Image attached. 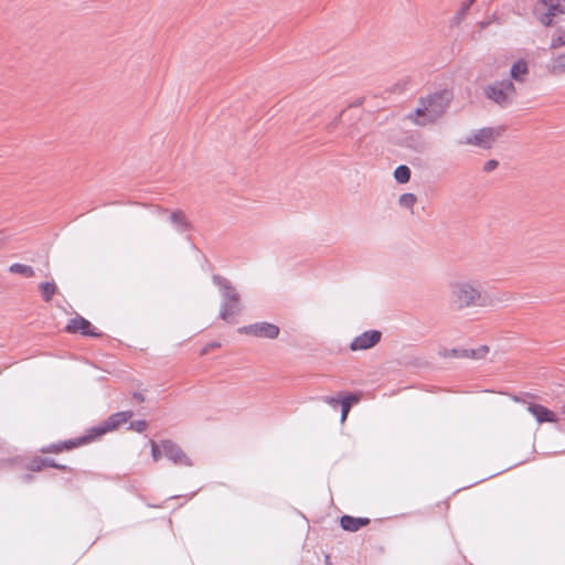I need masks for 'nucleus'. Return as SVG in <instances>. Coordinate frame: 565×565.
Wrapping results in <instances>:
<instances>
[{"mask_svg": "<svg viewBox=\"0 0 565 565\" xmlns=\"http://www.w3.org/2000/svg\"><path fill=\"white\" fill-rule=\"evenodd\" d=\"M132 415L134 414L131 411L114 413L99 425H96L87 429L85 435L42 446L39 449V451L41 454H61L85 446L87 444L95 441L105 434L117 429L120 425L127 423L132 417Z\"/></svg>", "mask_w": 565, "mask_h": 565, "instance_id": "f257e3e1", "label": "nucleus"}, {"mask_svg": "<svg viewBox=\"0 0 565 565\" xmlns=\"http://www.w3.org/2000/svg\"><path fill=\"white\" fill-rule=\"evenodd\" d=\"M212 281L218 288L222 298L220 318L228 323H233V318L243 310L241 296L227 278L214 274Z\"/></svg>", "mask_w": 565, "mask_h": 565, "instance_id": "f03ea898", "label": "nucleus"}, {"mask_svg": "<svg viewBox=\"0 0 565 565\" xmlns=\"http://www.w3.org/2000/svg\"><path fill=\"white\" fill-rule=\"evenodd\" d=\"M452 98L451 92L444 89L429 95L426 98H420L422 107L416 109L418 117H423L422 124L434 122L441 117L449 107Z\"/></svg>", "mask_w": 565, "mask_h": 565, "instance_id": "7ed1b4c3", "label": "nucleus"}, {"mask_svg": "<svg viewBox=\"0 0 565 565\" xmlns=\"http://www.w3.org/2000/svg\"><path fill=\"white\" fill-rule=\"evenodd\" d=\"M452 302L458 309L470 306H487L488 296L483 295L477 287L470 282H456L451 287Z\"/></svg>", "mask_w": 565, "mask_h": 565, "instance_id": "20e7f679", "label": "nucleus"}, {"mask_svg": "<svg viewBox=\"0 0 565 565\" xmlns=\"http://www.w3.org/2000/svg\"><path fill=\"white\" fill-rule=\"evenodd\" d=\"M484 95L488 99L501 107L511 105L515 95V86L511 79L495 81L484 87Z\"/></svg>", "mask_w": 565, "mask_h": 565, "instance_id": "39448f33", "label": "nucleus"}, {"mask_svg": "<svg viewBox=\"0 0 565 565\" xmlns=\"http://www.w3.org/2000/svg\"><path fill=\"white\" fill-rule=\"evenodd\" d=\"M533 13L544 26H551L555 17L565 13V0H539Z\"/></svg>", "mask_w": 565, "mask_h": 565, "instance_id": "423d86ee", "label": "nucleus"}, {"mask_svg": "<svg viewBox=\"0 0 565 565\" xmlns=\"http://www.w3.org/2000/svg\"><path fill=\"white\" fill-rule=\"evenodd\" d=\"M505 128L503 126L498 127H484L477 130L473 135L466 139L467 145H473L483 149H490L494 141L502 136Z\"/></svg>", "mask_w": 565, "mask_h": 565, "instance_id": "0eeeda50", "label": "nucleus"}, {"mask_svg": "<svg viewBox=\"0 0 565 565\" xmlns=\"http://www.w3.org/2000/svg\"><path fill=\"white\" fill-rule=\"evenodd\" d=\"M237 332L256 338L276 339L280 333V329L278 326L270 322H256L238 328Z\"/></svg>", "mask_w": 565, "mask_h": 565, "instance_id": "6e6552de", "label": "nucleus"}, {"mask_svg": "<svg viewBox=\"0 0 565 565\" xmlns=\"http://www.w3.org/2000/svg\"><path fill=\"white\" fill-rule=\"evenodd\" d=\"M65 332L70 334L79 333L84 337L90 338H102L104 335L103 332L97 331L90 321L78 315L68 320L65 327Z\"/></svg>", "mask_w": 565, "mask_h": 565, "instance_id": "1a4fd4ad", "label": "nucleus"}, {"mask_svg": "<svg viewBox=\"0 0 565 565\" xmlns=\"http://www.w3.org/2000/svg\"><path fill=\"white\" fill-rule=\"evenodd\" d=\"M163 455L171 460L175 466L191 467L192 460L182 450V448L171 439L161 440Z\"/></svg>", "mask_w": 565, "mask_h": 565, "instance_id": "9d476101", "label": "nucleus"}, {"mask_svg": "<svg viewBox=\"0 0 565 565\" xmlns=\"http://www.w3.org/2000/svg\"><path fill=\"white\" fill-rule=\"evenodd\" d=\"M23 467L30 472H40L44 468H54L71 473L75 472V469H73L72 467L58 463L53 458L41 456H34L28 459Z\"/></svg>", "mask_w": 565, "mask_h": 565, "instance_id": "9b49d317", "label": "nucleus"}, {"mask_svg": "<svg viewBox=\"0 0 565 565\" xmlns=\"http://www.w3.org/2000/svg\"><path fill=\"white\" fill-rule=\"evenodd\" d=\"M489 353L488 345H481L477 349H447L443 348L439 351V355L443 358H455V359H483Z\"/></svg>", "mask_w": 565, "mask_h": 565, "instance_id": "f8f14e48", "label": "nucleus"}, {"mask_svg": "<svg viewBox=\"0 0 565 565\" xmlns=\"http://www.w3.org/2000/svg\"><path fill=\"white\" fill-rule=\"evenodd\" d=\"M382 339V332L379 330H367L362 334L355 337L351 344L350 349L352 351H362L374 348L380 343Z\"/></svg>", "mask_w": 565, "mask_h": 565, "instance_id": "ddd939ff", "label": "nucleus"}, {"mask_svg": "<svg viewBox=\"0 0 565 565\" xmlns=\"http://www.w3.org/2000/svg\"><path fill=\"white\" fill-rule=\"evenodd\" d=\"M526 405L527 411L535 417V419L540 424L557 422V415L547 407L533 402H526Z\"/></svg>", "mask_w": 565, "mask_h": 565, "instance_id": "4468645a", "label": "nucleus"}, {"mask_svg": "<svg viewBox=\"0 0 565 565\" xmlns=\"http://www.w3.org/2000/svg\"><path fill=\"white\" fill-rule=\"evenodd\" d=\"M341 399L342 402L339 404L341 406V423H344L352 406L360 402L361 395L359 393L341 391Z\"/></svg>", "mask_w": 565, "mask_h": 565, "instance_id": "2eb2a0df", "label": "nucleus"}, {"mask_svg": "<svg viewBox=\"0 0 565 565\" xmlns=\"http://www.w3.org/2000/svg\"><path fill=\"white\" fill-rule=\"evenodd\" d=\"M341 399L342 402L339 404L341 406V423H344L352 406L360 402L361 395L359 393L341 391Z\"/></svg>", "mask_w": 565, "mask_h": 565, "instance_id": "dca6fc26", "label": "nucleus"}, {"mask_svg": "<svg viewBox=\"0 0 565 565\" xmlns=\"http://www.w3.org/2000/svg\"><path fill=\"white\" fill-rule=\"evenodd\" d=\"M371 520L369 518H355L344 514L340 518V526L348 532H356L360 529L369 525Z\"/></svg>", "mask_w": 565, "mask_h": 565, "instance_id": "f3484780", "label": "nucleus"}, {"mask_svg": "<svg viewBox=\"0 0 565 565\" xmlns=\"http://www.w3.org/2000/svg\"><path fill=\"white\" fill-rule=\"evenodd\" d=\"M170 222L179 233H185L193 230L192 223L188 220L182 210H175L170 214Z\"/></svg>", "mask_w": 565, "mask_h": 565, "instance_id": "a211bd4d", "label": "nucleus"}, {"mask_svg": "<svg viewBox=\"0 0 565 565\" xmlns=\"http://www.w3.org/2000/svg\"><path fill=\"white\" fill-rule=\"evenodd\" d=\"M529 74L527 62L523 58L513 63L510 70L511 78L516 82H524V76Z\"/></svg>", "mask_w": 565, "mask_h": 565, "instance_id": "6ab92c4d", "label": "nucleus"}, {"mask_svg": "<svg viewBox=\"0 0 565 565\" xmlns=\"http://www.w3.org/2000/svg\"><path fill=\"white\" fill-rule=\"evenodd\" d=\"M41 297L45 302H50L54 295L57 292V287L54 282L45 281L39 285Z\"/></svg>", "mask_w": 565, "mask_h": 565, "instance_id": "aec40b11", "label": "nucleus"}, {"mask_svg": "<svg viewBox=\"0 0 565 565\" xmlns=\"http://www.w3.org/2000/svg\"><path fill=\"white\" fill-rule=\"evenodd\" d=\"M411 175H412V171H411L409 167H407L405 164H401L394 170V178H395L396 182L399 184L407 183L411 179Z\"/></svg>", "mask_w": 565, "mask_h": 565, "instance_id": "412c9836", "label": "nucleus"}, {"mask_svg": "<svg viewBox=\"0 0 565 565\" xmlns=\"http://www.w3.org/2000/svg\"><path fill=\"white\" fill-rule=\"evenodd\" d=\"M548 71L553 75H561L565 73V53L559 54L552 61V64L548 66Z\"/></svg>", "mask_w": 565, "mask_h": 565, "instance_id": "4be33fe9", "label": "nucleus"}, {"mask_svg": "<svg viewBox=\"0 0 565 565\" xmlns=\"http://www.w3.org/2000/svg\"><path fill=\"white\" fill-rule=\"evenodd\" d=\"M476 0H463L461 3L460 9L456 12L451 24L452 25H459L461 20L466 17V14L469 12L471 6L473 4Z\"/></svg>", "mask_w": 565, "mask_h": 565, "instance_id": "5701e85b", "label": "nucleus"}, {"mask_svg": "<svg viewBox=\"0 0 565 565\" xmlns=\"http://www.w3.org/2000/svg\"><path fill=\"white\" fill-rule=\"evenodd\" d=\"M9 271L12 273V274L22 275V276L28 277V278L34 276V269L31 266L24 265V264H19V263L12 264L9 267Z\"/></svg>", "mask_w": 565, "mask_h": 565, "instance_id": "b1692460", "label": "nucleus"}, {"mask_svg": "<svg viewBox=\"0 0 565 565\" xmlns=\"http://www.w3.org/2000/svg\"><path fill=\"white\" fill-rule=\"evenodd\" d=\"M561 46H565V30L562 28H558L556 30V34L553 35L550 49L556 50Z\"/></svg>", "mask_w": 565, "mask_h": 565, "instance_id": "393cba45", "label": "nucleus"}, {"mask_svg": "<svg viewBox=\"0 0 565 565\" xmlns=\"http://www.w3.org/2000/svg\"><path fill=\"white\" fill-rule=\"evenodd\" d=\"M413 87L412 78L411 77H404L401 81H398L393 87V93L402 94Z\"/></svg>", "mask_w": 565, "mask_h": 565, "instance_id": "a878e982", "label": "nucleus"}, {"mask_svg": "<svg viewBox=\"0 0 565 565\" xmlns=\"http://www.w3.org/2000/svg\"><path fill=\"white\" fill-rule=\"evenodd\" d=\"M416 201H417V198L413 193H404L398 199V203L401 206L411 209V210L413 209Z\"/></svg>", "mask_w": 565, "mask_h": 565, "instance_id": "bb28decb", "label": "nucleus"}, {"mask_svg": "<svg viewBox=\"0 0 565 565\" xmlns=\"http://www.w3.org/2000/svg\"><path fill=\"white\" fill-rule=\"evenodd\" d=\"M148 428V422L145 419L132 420L129 423L128 429L143 433Z\"/></svg>", "mask_w": 565, "mask_h": 565, "instance_id": "cd10ccee", "label": "nucleus"}, {"mask_svg": "<svg viewBox=\"0 0 565 565\" xmlns=\"http://www.w3.org/2000/svg\"><path fill=\"white\" fill-rule=\"evenodd\" d=\"M320 401L335 408L342 402L341 392L337 396H321Z\"/></svg>", "mask_w": 565, "mask_h": 565, "instance_id": "c85d7f7f", "label": "nucleus"}, {"mask_svg": "<svg viewBox=\"0 0 565 565\" xmlns=\"http://www.w3.org/2000/svg\"><path fill=\"white\" fill-rule=\"evenodd\" d=\"M150 445H151V456H152L153 461H159V459L162 457V452H163L161 444L158 445L156 441L151 440Z\"/></svg>", "mask_w": 565, "mask_h": 565, "instance_id": "c756f323", "label": "nucleus"}, {"mask_svg": "<svg viewBox=\"0 0 565 565\" xmlns=\"http://www.w3.org/2000/svg\"><path fill=\"white\" fill-rule=\"evenodd\" d=\"M218 348H221V343H220V342H217V341L210 342V343L205 344V345L202 348V350H201V352H200V355H206V354H207V353H210L212 350H214V349H218Z\"/></svg>", "mask_w": 565, "mask_h": 565, "instance_id": "7c9ffc66", "label": "nucleus"}, {"mask_svg": "<svg viewBox=\"0 0 565 565\" xmlns=\"http://www.w3.org/2000/svg\"><path fill=\"white\" fill-rule=\"evenodd\" d=\"M498 167H499V161H498V160H495V159H490V160H488V161L483 164L482 170H483L486 173H489V172H492L493 170H495Z\"/></svg>", "mask_w": 565, "mask_h": 565, "instance_id": "2f4dec72", "label": "nucleus"}, {"mask_svg": "<svg viewBox=\"0 0 565 565\" xmlns=\"http://www.w3.org/2000/svg\"><path fill=\"white\" fill-rule=\"evenodd\" d=\"M21 480L24 483H31L35 480V477L31 472L23 473Z\"/></svg>", "mask_w": 565, "mask_h": 565, "instance_id": "473e14b6", "label": "nucleus"}, {"mask_svg": "<svg viewBox=\"0 0 565 565\" xmlns=\"http://www.w3.org/2000/svg\"><path fill=\"white\" fill-rule=\"evenodd\" d=\"M343 111H341L329 125L330 128H334L339 125Z\"/></svg>", "mask_w": 565, "mask_h": 565, "instance_id": "72a5a7b5", "label": "nucleus"}, {"mask_svg": "<svg viewBox=\"0 0 565 565\" xmlns=\"http://www.w3.org/2000/svg\"><path fill=\"white\" fill-rule=\"evenodd\" d=\"M132 397H134L137 402H139V403L145 402V395H143L142 393H140V392H135V393L132 394Z\"/></svg>", "mask_w": 565, "mask_h": 565, "instance_id": "f704fd0d", "label": "nucleus"}, {"mask_svg": "<svg viewBox=\"0 0 565 565\" xmlns=\"http://www.w3.org/2000/svg\"><path fill=\"white\" fill-rule=\"evenodd\" d=\"M65 482H66L70 487H72V488H76V487H75V483H74V481H73L72 479H65Z\"/></svg>", "mask_w": 565, "mask_h": 565, "instance_id": "c9c22d12", "label": "nucleus"}, {"mask_svg": "<svg viewBox=\"0 0 565 565\" xmlns=\"http://www.w3.org/2000/svg\"><path fill=\"white\" fill-rule=\"evenodd\" d=\"M562 414L565 415V404L562 406Z\"/></svg>", "mask_w": 565, "mask_h": 565, "instance_id": "e433bc0d", "label": "nucleus"}, {"mask_svg": "<svg viewBox=\"0 0 565 565\" xmlns=\"http://www.w3.org/2000/svg\"><path fill=\"white\" fill-rule=\"evenodd\" d=\"M160 211H161L162 213H167V212H168V210H167V209H160Z\"/></svg>", "mask_w": 565, "mask_h": 565, "instance_id": "4c0bfd02", "label": "nucleus"}]
</instances>
